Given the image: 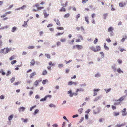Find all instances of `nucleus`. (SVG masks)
I'll list each match as a JSON object with an SVG mask.
<instances>
[{"label":"nucleus","mask_w":127,"mask_h":127,"mask_svg":"<svg viewBox=\"0 0 127 127\" xmlns=\"http://www.w3.org/2000/svg\"><path fill=\"white\" fill-rule=\"evenodd\" d=\"M10 50L11 49H10L8 48H4L3 49H1L0 52L1 53H4L5 54L8 53Z\"/></svg>","instance_id":"f257e3e1"},{"label":"nucleus","mask_w":127,"mask_h":127,"mask_svg":"<svg viewBox=\"0 0 127 127\" xmlns=\"http://www.w3.org/2000/svg\"><path fill=\"white\" fill-rule=\"evenodd\" d=\"M42 81V78H40L39 80H36L35 81L34 83V85L36 86H37L38 84V83Z\"/></svg>","instance_id":"f03ea898"},{"label":"nucleus","mask_w":127,"mask_h":127,"mask_svg":"<svg viewBox=\"0 0 127 127\" xmlns=\"http://www.w3.org/2000/svg\"><path fill=\"white\" fill-rule=\"evenodd\" d=\"M36 75V73L34 72L31 73L30 76V78H33L34 76Z\"/></svg>","instance_id":"7ed1b4c3"},{"label":"nucleus","mask_w":127,"mask_h":127,"mask_svg":"<svg viewBox=\"0 0 127 127\" xmlns=\"http://www.w3.org/2000/svg\"><path fill=\"white\" fill-rule=\"evenodd\" d=\"M26 109L25 107H20L18 109L19 112L24 111Z\"/></svg>","instance_id":"20e7f679"},{"label":"nucleus","mask_w":127,"mask_h":127,"mask_svg":"<svg viewBox=\"0 0 127 127\" xmlns=\"http://www.w3.org/2000/svg\"><path fill=\"white\" fill-rule=\"evenodd\" d=\"M125 98V96H121V97L118 100L120 101V102H121L124 100Z\"/></svg>","instance_id":"39448f33"},{"label":"nucleus","mask_w":127,"mask_h":127,"mask_svg":"<svg viewBox=\"0 0 127 127\" xmlns=\"http://www.w3.org/2000/svg\"><path fill=\"white\" fill-rule=\"evenodd\" d=\"M96 52L100 51L101 50V48L99 46H96Z\"/></svg>","instance_id":"423d86ee"},{"label":"nucleus","mask_w":127,"mask_h":127,"mask_svg":"<svg viewBox=\"0 0 127 127\" xmlns=\"http://www.w3.org/2000/svg\"><path fill=\"white\" fill-rule=\"evenodd\" d=\"M83 47L82 45H77V48L79 50L82 49Z\"/></svg>","instance_id":"0eeeda50"},{"label":"nucleus","mask_w":127,"mask_h":127,"mask_svg":"<svg viewBox=\"0 0 127 127\" xmlns=\"http://www.w3.org/2000/svg\"><path fill=\"white\" fill-rule=\"evenodd\" d=\"M30 64L31 65L33 66L35 64V61L33 59H32L31 61Z\"/></svg>","instance_id":"6e6552de"},{"label":"nucleus","mask_w":127,"mask_h":127,"mask_svg":"<svg viewBox=\"0 0 127 127\" xmlns=\"http://www.w3.org/2000/svg\"><path fill=\"white\" fill-rule=\"evenodd\" d=\"M90 48L91 50H92L93 51L95 52H96V49L93 46H92L90 47Z\"/></svg>","instance_id":"1a4fd4ad"},{"label":"nucleus","mask_w":127,"mask_h":127,"mask_svg":"<svg viewBox=\"0 0 127 127\" xmlns=\"http://www.w3.org/2000/svg\"><path fill=\"white\" fill-rule=\"evenodd\" d=\"M114 30V29L112 27H110L108 29V32H112Z\"/></svg>","instance_id":"9d476101"},{"label":"nucleus","mask_w":127,"mask_h":127,"mask_svg":"<svg viewBox=\"0 0 127 127\" xmlns=\"http://www.w3.org/2000/svg\"><path fill=\"white\" fill-rule=\"evenodd\" d=\"M88 16H86L85 17V20L88 24H89V23L88 20Z\"/></svg>","instance_id":"9b49d317"},{"label":"nucleus","mask_w":127,"mask_h":127,"mask_svg":"<svg viewBox=\"0 0 127 127\" xmlns=\"http://www.w3.org/2000/svg\"><path fill=\"white\" fill-rule=\"evenodd\" d=\"M104 47L105 50H109V48L106 46V44L105 43H104Z\"/></svg>","instance_id":"f8f14e48"},{"label":"nucleus","mask_w":127,"mask_h":127,"mask_svg":"<svg viewBox=\"0 0 127 127\" xmlns=\"http://www.w3.org/2000/svg\"><path fill=\"white\" fill-rule=\"evenodd\" d=\"M17 28L15 27H14L12 28V29L11 30L12 32H14L16 31Z\"/></svg>","instance_id":"ddd939ff"},{"label":"nucleus","mask_w":127,"mask_h":127,"mask_svg":"<svg viewBox=\"0 0 127 127\" xmlns=\"http://www.w3.org/2000/svg\"><path fill=\"white\" fill-rule=\"evenodd\" d=\"M47 71L46 70L43 71L42 74L43 75H46L47 74Z\"/></svg>","instance_id":"4468645a"},{"label":"nucleus","mask_w":127,"mask_h":127,"mask_svg":"<svg viewBox=\"0 0 127 127\" xmlns=\"http://www.w3.org/2000/svg\"><path fill=\"white\" fill-rule=\"evenodd\" d=\"M126 39H127V36H125V37L123 38L121 40V42H123Z\"/></svg>","instance_id":"2eb2a0df"},{"label":"nucleus","mask_w":127,"mask_h":127,"mask_svg":"<svg viewBox=\"0 0 127 127\" xmlns=\"http://www.w3.org/2000/svg\"><path fill=\"white\" fill-rule=\"evenodd\" d=\"M108 14L107 13H104L103 14V18L104 19H106V17L107 16Z\"/></svg>","instance_id":"dca6fc26"},{"label":"nucleus","mask_w":127,"mask_h":127,"mask_svg":"<svg viewBox=\"0 0 127 127\" xmlns=\"http://www.w3.org/2000/svg\"><path fill=\"white\" fill-rule=\"evenodd\" d=\"M124 126V124H118L117 125L116 127H123Z\"/></svg>","instance_id":"f3484780"},{"label":"nucleus","mask_w":127,"mask_h":127,"mask_svg":"<svg viewBox=\"0 0 127 127\" xmlns=\"http://www.w3.org/2000/svg\"><path fill=\"white\" fill-rule=\"evenodd\" d=\"M84 91V89L82 88H80V89H77L76 91V92L77 93L78 91H82L83 92Z\"/></svg>","instance_id":"a211bd4d"},{"label":"nucleus","mask_w":127,"mask_h":127,"mask_svg":"<svg viewBox=\"0 0 127 127\" xmlns=\"http://www.w3.org/2000/svg\"><path fill=\"white\" fill-rule=\"evenodd\" d=\"M69 16L70 14L69 13H67L64 15V18H67L69 17Z\"/></svg>","instance_id":"6ab92c4d"},{"label":"nucleus","mask_w":127,"mask_h":127,"mask_svg":"<svg viewBox=\"0 0 127 127\" xmlns=\"http://www.w3.org/2000/svg\"><path fill=\"white\" fill-rule=\"evenodd\" d=\"M77 95V93H73L70 95L69 96L70 97H72L73 95Z\"/></svg>","instance_id":"aec40b11"},{"label":"nucleus","mask_w":127,"mask_h":127,"mask_svg":"<svg viewBox=\"0 0 127 127\" xmlns=\"http://www.w3.org/2000/svg\"><path fill=\"white\" fill-rule=\"evenodd\" d=\"M121 112L122 113V115L123 116L126 115L127 114V113H126L124 111H121Z\"/></svg>","instance_id":"412c9836"},{"label":"nucleus","mask_w":127,"mask_h":127,"mask_svg":"<svg viewBox=\"0 0 127 127\" xmlns=\"http://www.w3.org/2000/svg\"><path fill=\"white\" fill-rule=\"evenodd\" d=\"M0 73H2V75H4L5 74V72H3V70L2 69H1L0 71Z\"/></svg>","instance_id":"4be33fe9"},{"label":"nucleus","mask_w":127,"mask_h":127,"mask_svg":"<svg viewBox=\"0 0 127 127\" xmlns=\"http://www.w3.org/2000/svg\"><path fill=\"white\" fill-rule=\"evenodd\" d=\"M119 114V112H114L113 113V115L114 116H117Z\"/></svg>","instance_id":"5701e85b"},{"label":"nucleus","mask_w":127,"mask_h":127,"mask_svg":"<svg viewBox=\"0 0 127 127\" xmlns=\"http://www.w3.org/2000/svg\"><path fill=\"white\" fill-rule=\"evenodd\" d=\"M13 115H11L8 117V119L9 121L11 120L13 117Z\"/></svg>","instance_id":"b1692460"},{"label":"nucleus","mask_w":127,"mask_h":127,"mask_svg":"<svg viewBox=\"0 0 127 127\" xmlns=\"http://www.w3.org/2000/svg\"><path fill=\"white\" fill-rule=\"evenodd\" d=\"M49 65H51L52 66H54L55 64L54 63H52V62H50L48 63Z\"/></svg>","instance_id":"393cba45"},{"label":"nucleus","mask_w":127,"mask_h":127,"mask_svg":"<svg viewBox=\"0 0 127 127\" xmlns=\"http://www.w3.org/2000/svg\"><path fill=\"white\" fill-rule=\"evenodd\" d=\"M68 3V2L66 1V2L65 4H64V3L62 4V6H63V7L66 6L67 5V3Z\"/></svg>","instance_id":"a878e982"},{"label":"nucleus","mask_w":127,"mask_h":127,"mask_svg":"<svg viewBox=\"0 0 127 127\" xmlns=\"http://www.w3.org/2000/svg\"><path fill=\"white\" fill-rule=\"evenodd\" d=\"M48 82V80L47 79H46L45 80H43L42 83L43 84H46V82Z\"/></svg>","instance_id":"bb28decb"},{"label":"nucleus","mask_w":127,"mask_h":127,"mask_svg":"<svg viewBox=\"0 0 127 127\" xmlns=\"http://www.w3.org/2000/svg\"><path fill=\"white\" fill-rule=\"evenodd\" d=\"M60 11L62 12L63 11H64V12H65L66 11V10L63 7H62L61 8L60 10Z\"/></svg>","instance_id":"cd10ccee"},{"label":"nucleus","mask_w":127,"mask_h":127,"mask_svg":"<svg viewBox=\"0 0 127 127\" xmlns=\"http://www.w3.org/2000/svg\"><path fill=\"white\" fill-rule=\"evenodd\" d=\"M98 40L97 38H96L94 41V43L95 44L98 42Z\"/></svg>","instance_id":"c85d7f7f"},{"label":"nucleus","mask_w":127,"mask_h":127,"mask_svg":"<svg viewBox=\"0 0 127 127\" xmlns=\"http://www.w3.org/2000/svg\"><path fill=\"white\" fill-rule=\"evenodd\" d=\"M100 96H98L97 97H96L95 98L94 100V101H96L97 100H98L100 98Z\"/></svg>","instance_id":"c756f323"},{"label":"nucleus","mask_w":127,"mask_h":127,"mask_svg":"<svg viewBox=\"0 0 127 127\" xmlns=\"http://www.w3.org/2000/svg\"><path fill=\"white\" fill-rule=\"evenodd\" d=\"M39 110L38 109H36L34 112V115H35L36 114L39 112Z\"/></svg>","instance_id":"7c9ffc66"},{"label":"nucleus","mask_w":127,"mask_h":127,"mask_svg":"<svg viewBox=\"0 0 127 127\" xmlns=\"http://www.w3.org/2000/svg\"><path fill=\"white\" fill-rule=\"evenodd\" d=\"M45 55L48 58L50 59V56L49 54H45Z\"/></svg>","instance_id":"2f4dec72"},{"label":"nucleus","mask_w":127,"mask_h":127,"mask_svg":"<svg viewBox=\"0 0 127 127\" xmlns=\"http://www.w3.org/2000/svg\"><path fill=\"white\" fill-rule=\"evenodd\" d=\"M11 73V72L10 71H7L6 74V76H8L9 75H10Z\"/></svg>","instance_id":"473e14b6"},{"label":"nucleus","mask_w":127,"mask_h":127,"mask_svg":"<svg viewBox=\"0 0 127 127\" xmlns=\"http://www.w3.org/2000/svg\"><path fill=\"white\" fill-rule=\"evenodd\" d=\"M83 109L81 108L79 109L78 110V112L80 114H81L82 112Z\"/></svg>","instance_id":"72a5a7b5"},{"label":"nucleus","mask_w":127,"mask_h":127,"mask_svg":"<svg viewBox=\"0 0 127 127\" xmlns=\"http://www.w3.org/2000/svg\"><path fill=\"white\" fill-rule=\"evenodd\" d=\"M119 6L121 7H123L124 6V4L123 3L121 2L119 3Z\"/></svg>","instance_id":"f704fd0d"},{"label":"nucleus","mask_w":127,"mask_h":127,"mask_svg":"<svg viewBox=\"0 0 127 127\" xmlns=\"http://www.w3.org/2000/svg\"><path fill=\"white\" fill-rule=\"evenodd\" d=\"M117 72L119 73H120L121 72L123 73V71H122L120 68H119L117 70Z\"/></svg>","instance_id":"c9c22d12"},{"label":"nucleus","mask_w":127,"mask_h":127,"mask_svg":"<svg viewBox=\"0 0 127 127\" xmlns=\"http://www.w3.org/2000/svg\"><path fill=\"white\" fill-rule=\"evenodd\" d=\"M80 17V14H78L77 16H76V21H77L78 19Z\"/></svg>","instance_id":"e433bc0d"},{"label":"nucleus","mask_w":127,"mask_h":127,"mask_svg":"<svg viewBox=\"0 0 127 127\" xmlns=\"http://www.w3.org/2000/svg\"><path fill=\"white\" fill-rule=\"evenodd\" d=\"M24 24L22 25V26L24 27H27V23H26L25 21L24 22Z\"/></svg>","instance_id":"4c0bfd02"},{"label":"nucleus","mask_w":127,"mask_h":127,"mask_svg":"<svg viewBox=\"0 0 127 127\" xmlns=\"http://www.w3.org/2000/svg\"><path fill=\"white\" fill-rule=\"evenodd\" d=\"M32 82V81L30 79H28L27 81V83L28 84H30Z\"/></svg>","instance_id":"58836bf2"},{"label":"nucleus","mask_w":127,"mask_h":127,"mask_svg":"<svg viewBox=\"0 0 127 127\" xmlns=\"http://www.w3.org/2000/svg\"><path fill=\"white\" fill-rule=\"evenodd\" d=\"M100 54H101V57L102 58H103L104 57V54L103 52H100Z\"/></svg>","instance_id":"ea45409f"},{"label":"nucleus","mask_w":127,"mask_h":127,"mask_svg":"<svg viewBox=\"0 0 127 127\" xmlns=\"http://www.w3.org/2000/svg\"><path fill=\"white\" fill-rule=\"evenodd\" d=\"M15 79V78L14 77H13L12 78L10 79V81L11 83H13Z\"/></svg>","instance_id":"a19ab883"},{"label":"nucleus","mask_w":127,"mask_h":127,"mask_svg":"<svg viewBox=\"0 0 127 127\" xmlns=\"http://www.w3.org/2000/svg\"><path fill=\"white\" fill-rule=\"evenodd\" d=\"M7 14L5 12L4 14H3V15H1V18H4V17H6L7 16Z\"/></svg>","instance_id":"79ce46f5"},{"label":"nucleus","mask_w":127,"mask_h":127,"mask_svg":"<svg viewBox=\"0 0 127 127\" xmlns=\"http://www.w3.org/2000/svg\"><path fill=\"white\" fill-rule=\"evenodd\" d=\"M34 48V46H29L28 47L29 49H33Z\"/></svg>","instance_id":"37998d69"},{"label":"nucleus","mask_w":127,"mask_h":127,"mask_svg":"<svg viewBox=\"0 0 127 127\" xmlns=\"http://www.w3.org/2000/svg\"><path fill=\"white\" fill-rule=\"evenodd\" d=\"M26 7V6L25 5H23L21 7H20L21 9L22 10L24 9V8H25Z\"/></svg>","instance_id":"c03bdc74"},{"label":"nucleus","mask_w":127,"mask_h":127,"mask_svg":"<svg viewBox=\"0 0 127 127\" xmlns=\"http://www.w3.org/2000/svg\"><path fill=\"white\" fill-rule=\"evenodd\" d=\"M22 120L24 122H27L28 119H24L23 118L22 119Z\"/></svg>","instance_id":"a18cd8bd"},{"label":"nucleus","mask_w":127,"mask_h":127,"mask_svg":"<svg viewBox=\"0 0 127 127\" xmlns=\"http://www.w3.org/2000/svg\"><path fill=\"white\" fill-rule=\"evenodd\" d=\"M20 83V82H15L13 83V84L14 85H17L19 84Z\"/></svg>","instance_id":"49530a36"},{"label":"nucleus","mask_w":127,"mask_h":127,"mask_svg":"<svg viewBox=\"0 0 127 127\" xmlns=\"http://www.w3.org/2000/svg\"><path fill=\"white\" fill-rule=\"evenodd\" d=\"M17 61L16 60L12 61L11 62V64H14L15 63H16Z\"/></svg>","instance_id":"de8ad7c7"},{"label":"nucleus","mask_w":127,"mask_h":127,"mask_svg":"<svg viewBox=\"0 0 127 127\" xmlns=\"http://www.w3.org/2000/svg\"><path fill=\"white\" fill-rule=\"evenodd\" d=\"M36 107V105H35L34 106H32V107H31V108H30V111H32V109L34 108H35V107Z\"/></svg>","instance_id":"09e8293b"},{"label":"nucleus","mask_w":127,"mask_h":127,"mask_svg":"<svg viewBox=\"0 0 127 127\" xmlns=\"http://www.w3.org/2000/svg\"><path fill=\"white\" fill-rule=\"evenodd\" d=\"M120 104V102H115L114 103V105H119Z\"/></svg>","instance_id":"8fccbe9b"},{"label":"nucleus","mask_w":127,"mask_h":127,"mask_svg":"<svg viewBox=\"0 0 127 127\" xmlns=\"http://www.w3.org/2000/svg\"><path fill=\"white\" fill-rule=\"evenodd\" d=\"M46 97H45L44 98L41 99L40 100V101H42L46 100Z\"/></svg>","instance_id":"3c124183"},{"label":"nucleus","mask_w":127,"mask_h":127,"mask_svg":"<svg viewBox=\"0 0 127 127\" xmlns=\"http://www.w3.org/2000/svg\"><path fill=\"white\" fill-rule=\"evenodd\" d=\"M57 29L60 30H64V28L62 27H58L57 28Z\"/></svg>","instance_id":"603ef678"},{"label":"nucleus","mask_w":127,"mask_h":127,"mask_svg":"<svg viewBox=\"0 0 127 127\" xmlns=\"http://www.w3.org/2000/svg\"><path fill=\"white\" fill-rule=\"evenodd\" d=\"M14 56H11L9 58V60H12L14 59Z\"/></svg>","instance_id":"864d4df0"},{"label":"nucleus","mask_w":127,"mask_h":127,"mask_svg":"<svg viewBox=\"0 0 127 127\" xmlns=\"http://www.w3.org/2000/svg\"><path fill=\"white\" fill-rule=\"evenodd\" d=\"M56 24L57 25L59 26L61 24H60V22L59 20L58 21H57L56 22Z\"/></svg>","instance_id":"5fc2aeb1"},{"label":"nucleus","mask_w":127,"mask_h":127,"mask_svg":"<svg viewBox=\"0 0 127 127\" xmlns=\"http://www.w3.org/2000/svg\"><path fill=\"white\" fill-rule=\"evenodd\" d=\"M66 40V39L65 38L63 39H61L60 40L62 42H65V41Z\"/></svg>","instance_id":"6e6d98bb"},{"label":"nucleus","mask_w":127,"mask_h":127,"mask_svg":"<svg viewBox=\"0 0 127 127\" xmlns=\"http://www.w3.org/2000/svg\"><path fill=\"white\" fill-rule=\"evenodd\" d=\"M73 82L72 81H70L68 82V84L69 85H71L72 84Z\"/></svg>","instance_id":"4d7b16f0"},{"label":"nucleus","mask_w":127,"mask_h":127,"mask_svg":"<svg viewBox=\"0 0 127 127\" xmlns=\"http://www.w3.org/2000/svg\"><path fill=\"white\" fill-rule=\"evenodd\" d=\"M72 60H70L69 61H67L66 60L65 61V62L66 64H67L68 63H70V62H71Z\"/></svg>","instance_id":"13d9d810"},{"label":"nucleus","mask_w":127,"mask_h":127,"mask_svg":"<svg viewBox=\"0 0 127 127\" xmlns=\"http://www.w3.org/2000/svg\"><path fill=\"white\" fill-rule=\"evenodd\" d=\"M56 44L57 46L60 45L61 44V43L60 42H58L56 43Z\"/></svg>","instance_id":"bf43d9fd"},{"label":"nucleus","mask_w":127,"mask_h":127,"mask_svg":"<svg viewBox=\"0 0 127 127\" xmlns=\"http://www.w3.org/2000/svg\"><path fill=\"white\" fill-rule=\"evenodd\" d=\"M118 62L119 64H121L122 63V61L120 59H118Z\"/></svg>","instance_id":"052dcab7"},{"label":"nucleus","mask_w":127,"mask_h":127,"mask_svg":"<svg viewBox=\"0 0 127 127\" xmlns=\"http://www.w3.org/2000/svg\"><path fill=\"white\" fill-rule=\"evenodd\" d=\"M111 89L110 88L108 89L107 90H105V91H106V93H108V92H109L111 90Z\"/></svg>","instance_id":"680f3d73"},{"label":"nucleus","mask_w":127,"mask_h":127,"mask_svg":"<svg viewBox=\"0 0 127 127\" xmlns=\"http://www.w3.org/2000/svg\"><path fill=\"white\" fill-rule=\"evenodd\" d=\"M88 0H83L82 1V2L83 3H86L87 1Z\"/></svg>","instance_id":"e2e57ef3"},{"label":"nucleus","mask_w":127,"mask_h":127,"mask_svg":"<svg viewBox=\"0 0 127 127\" xmlns=\"http://www.w3.org/2000/svg\"><path fill=\"white\" fill-rule=\"evenodd\" d=\"M106 41L108 42H110L111 41V40L110 38H108L106 40Z\"/></svg>","instance_id":"0e129e2a"},{"label":"nucleus","mask_w":127,"mask_h":127,"mask_svg":"<svg viewBox=\"0 0 127 127\" xmlns=\"http://www.w3.org/2000/svg\"><path fill=\"white\" fill-rule=\"evenodd\" d=\"M76 48H77V45H74L72 47V49H75Z\"/></svg>","instance_id":"69168bd1"},{"label":"nucleus","mask_w":127,"mask_h":127,"mask_svg":"<svg viewBox=\"0 0 127 127\" xmlns=\"http://www.w3.org/2000/svg\"><path fill=\"white\" fill-rule=\"evenodd\" d=\"M44 17L45 18H46L48 16H49V14H47V13H45L44 14Z\"/></svg>","instance_id":"338daca9"},{"label":"nucleus","mask_w":127,"mask_h":127,"mask_svg":"<svg viewBox=\"0 0 127 127\" xmlns=\"http://www.w3.org/2000/svg\"><path fill=\"white\" fill-rule=\"evenodd\" d=\"M49 106L50 107H55V105H54L53 104H51L49 105Z\"/></svg>","instance_id":"774afa93"}]
</instances>
